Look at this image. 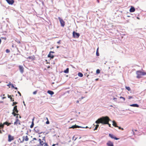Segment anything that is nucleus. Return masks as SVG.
I'll return each instance as SVG.
<instances>
[{
    "mask_svg": "<svg viewBox=\"0 0 146 146\" xmlns=\"http://www.w3.org/2000/svg\"><path fill=\"white\" fill-rule=\"evenodd\" d=\"M78 76L80 77H82L83 76V74L80 72L78 73Z\"/></svg>",
    "mask_w": 146,
    "mask_h": 146,
    "instance_id": "nucleus-22",
    "label": "nucleus"
},
{
    "mask_svg": "<svg viewBox=\"0 0 146 146\" xmlns=\"http://www.w3.org/2000/svg\"><path fill=\"white\" fill-rule=\"evenodd\" d=\"M34 117L32 119V122H34Z\"/></svg>",
    "mask_w": 146,
    "mask_h": 146,
    "instance_id": "nucleus-62",
    "label": "nucleus"
},
{
    "mask_svg": "<svg viewBox=\"0 0 146 146\" xmlns=\"http://www.w3.org/2000/svg\"><path fill=\"white\" fill-rule=\"evenodd\" d=\"M27 59H31L33 60L35 59V56L33 55L32 56H29L27 58Z\"/></svg>",
    "mask_w": 146,
    "mask_h": 146,
    "instance_id": "nucleus-17",
    "label": "nucleus"
},
{
    "mask_svg": "<svg viewBox=\"0 0 146 146\" xmlns=\"http://www.w3.org/2000/svg\"><path fill=\"white\" fill-rule=\"evenodd\" d=\"M18 116H17L16 117V119H18Z\"/></svg>",
    "mask_w": 146,
    "mask_h": 146,
    "instance_id": "nucleus-61",
    "label": "nucleus"
},
{
    "mask_svg": "<svg viewBox=\"0 0 146 146\" xmlns=\"http://www.w3.org/2000/svg\"><path fill=\"white\" fill-rule=\"evenodd\" d=\"M17 104V102H13V104H14L15 105L16 104Z\"/></svg>",
    "mask_w": 146,
    "mask_h": 146,
    "instance_id": "nucleus-47",
    "label": "nucleus"
},
{
    "mask_svg": "<svg viewBox=\"0 0 146 146\" xmlns=\"http://www.w3.org/2000/svg\"><path fill=\"white\" fill-rule=\"evenodd\" d=\"M117 100V98H113V100H114V101L115 102Z\"/></svg>",
    "mask_w": 146,
    "mask_h": 146,
    "instance_id": "nucleus-41",
    "label": "nucleus"
},
{
    "mask_svg": "<svg viewBox=\"0 0 146 146\" xmlns=\"http://www.w3.org/2000/svg\"><path fill=\"white\" fill-rule=\"evenodd\" d=\"M6 98V97H4L2 98V99H4Z\"/></svg>",
    "mask_w": 146,
    "mask_h": 146,
    "instance_id": "nucleus-56",
    "label": "nucleus"
},
{
    "mask_svg": "<svg viewBox=\"0 0 146 146\" xmlns=\"http://www.w3.org/2000/svg\"><path fill=\"white\" fill-rule=\"evenodd\" d=\"M38 141L39 142V144L37 145V146H42L45 144V143H44L43 141H42L41 139H39Z\"/></svg>",
    "mask_w": 146,
    "mask_h": 146,
    "instance_id": "nucleus-7",
    "label": "nucleus"
},
{
    "mask_svg": "<svg viewBox=\"0 0 146 146\" xmlns=\"http://www.w3.org/2000/svg\"><path fill=\"white\" fill-rule=\"evenodd\" d=\"M135 9L134 7L131 6V8H130L129 11L130 12H133L135 11Z\"/></svg>",
    "mask_w": 146,
    "mask_h": 146,
    "instance_id": "nucleus-15",
    "label": "nucleus"
},
{
    "mask_svg": "<svg viewBox=\"0 0 146 146\" xmlns=\"http://www.w3.org/2000/svg\"><path fill=\"white\" fill-rule=\"evenodd\" d=\"M73 37L74 38H78L80 36L79 33L74 31L72 33Z\"/></svg>",
    "mask_w": 146,
    "mask_h": 146,
    "instance_id": "nucleus-4",
    "label": "nucleus"
},
{
    "mask_svg": "<svg viewBox=\"0 0 146 146\" xmlns=\"http://www.w3.org/2000/svg\"><path fill=\"white\" fill-rule=\"evenodd\" d=\"M106 145L108 146H114L113 143L110 141L108 142Z\"/></svg>",
    "mask_w": 146,
    "mask_h": 146,
    "instance_id": "nucleus-13",
    "label": "nucleus"
},
{
    "mask_svg": "<svg viewBox=\"0 0 146 146\" xmlns=\"http://www.w3.org/2000/svg\"><path fill=\"white\" fill-rule=\"evenodd\" d=\"M50 53H54L55 52L54 51H50L49 52Z\"/></svg>",
    "mask_w": 146,
    "mask_h": 146,
    "instance_id": "nucleus-46",
    "label": "nucleus"
},
{
    "mask_svg": "<svg viewBox=\"0 0 146 146\" xmlns=\"http://www.w3.org/2000/svg\"><path fill=\"white\" fill-rule=\"evenodd\" d=\"M14 88H15L16 90H17L18 88H17V87H14Z\"/></svg>",
    "mask_w": 146,
    "mask_h": 146,
    "instance_id": "nucleus-55",
    "label": "nucleus"
},
{
    "mask_svg": "<svg viewBox=\"0 0 146 146\" xmlns=\"http://www.w3.org/2000/svg\"><path fill=\"white\" fill-rule=\"evenodd\" d=\"M37 92V90L33 92V94L34 95H35L36 94Z\"/></svg>",
    "mask_w": 146,
    "mask_h": 146,
    "instance_id": "nucleus-34",
    "label": "nucleus"
},
{
    "mask_svg": "<svg viewBox=\"0 0 146 146\" xmlns=\"http://www.w3.org/2000/svg\"><path fill=\"white\" fill-rule=\"evenodd\" d=\"M7 96H8V97L9 98H10V99L11 100V101H12V102H14V100H12V98L11 97V95H9V94H8L7 95Z\"/></svg>",
    "mask_w": 146,
    "mask_h": 146,
    "instance_id": "nucleus-23",
    "label": "nucleus"
},
{
    "mask_svg": "<svg viewBox=\"0 0 146 146\" xmlns=\"http://www.w3.org/2000/svg\"><path fill=\"white\" fill-rule=\"evenodd\" d=\"M97 2L98 3H100V1L99 0H97Z\"/></svg>",
    "mask_w": 146,
    "mask_h": 146,
    "instance_id": "nucleus-58",
    "label": "nucleus"
},
{
    "mask_svg": "<svg viewBox=\"0 0 146 146\" xmlns=\"http://www.w3.org/2000/svg\"><path fill=\"white\" fill-rule=\"evenodd\" d=\"M29 140V138L27 136H26L25 137V140L26 141H27Z\"/></svg>",
    "mask_w": 146,
    "mask_h": 146,
    "instance_id": "nucleus-31",
    "label": "nucleus"
},
{
    "mask_svg": "<svg viewBox=\"0 0 146 146\" xmlns=\"http://www.w3.org/2000/svg\"><path fill=\"white\" fill-rule=\"evenodd\" d=\"M125 88L127 90L129 91H130L131 90V89L129 87L126 86Z\"/></svg>",
    "mask_w": 146,
    "mask_h": 146,
    "instance_id": "nucleus-26",
    "label": "nucleus"
},
{
    "mask_svg": "<svg viewBox=\"0 0 146 146\" xmlns=\"http://www.w3.org/2000/svg\"><path fill=\"white\" fill-rule=\"evenodd\" d=\"M100 72V70L99 69H98L96 71V73L97 74H99Z\"/></svg>",
    "mask_w": 146,
    "mask_h": 146,
    "instance_id": "nucleus-29",
    "label": "nucleus"
},
{
    "mask_svg": "<svg viewBox=\"0 0 146 146\" xmlns=\"http://www.w3.org/2000/svg\"><path fill=\"white\" fill-rule=\"evenodd\" d=\"M105 117V116H103L101 117L98 118V120L96 121L95 123L97 124H99L100 123H102L103 124H107V122H104Z\"/></svg>",
    "mask_w": 146,
    "mask_h": 146,
    "instance_id": "nucleus-2",
    "label": "nucleus"
},
{
    "mask_svg": "<svg viewBox=\"0 0 146 146\" xmlns=\"http://www.w3.org/2000/svg\"><path fill=\"white\" fill-rule=\"evenodd\" d=\"M19 119H15V121H18L19 122Z\"/></svg>",
    "mask_w": 146,
    "mask_h": 146,
    "instance_id": "nucleus-43",
    "label": "nucleus"
},
{
    "mask_svg": "<svg viewBox=\"0 0 146 146\" xmlns=\"http://www.w3.org/2000/svg\"><path fill=\"white\" fill-rule=\"evenodd\" d=\"M119 98L120 99H123V101H124L125 100V98H124L122 96L120 97Z\"/></svg>",
    "mask_w": 146,
    "mask_h": 146,
    "instance_id": "nucleus-32",
    "label": "nucleus"
},
{
    "mask_svg": "<svg viewBox=\"0 0 146 146\" xmlns=\"http://www.w3.org/2000/svg\"><path fill=\"white\" fill-rule=\"evenodd\" d=\"M48 58H50V59H53L54 57V56L49 52V54L48 55Z\"/></svg>",
    "mask_w": 146,
    "mask_h": 146,
    "instance_id": "nucleus-16",
    "label": "nucleus"
},
{
    "mask_svg": "<svg viewBox=\"0 0 146 146\" xmlns=\"http://www.w3.org/2000/svg\"><path fill=\"white\" fill-rule=\"evenodd\" d=\"M58 145V143H57L56 144H53L52 146H55L56 145Z\"/></svg>",
    "mask_w": 146,
    "mask_h": 146,
    "instance_id": "nucleus-49",
    "label": "nucleus"
},
{
    "mask_svg": "<svg viewBox=\"0 0 146 146\" xmlns=\"http://www.w3.org/2000/svg\"><path fill=\"white\" fill-rule=\"evenodd\" d=\"M14 139V138L12 136L10 135H8V141L9 142H11L12 140H13Z\"/></svg>",
    "mask_w": 146,
    "mask_h": 146,
    "instance_id": "nucleus-11",
    "label": "nucleus"
},
{
    "mask_svg": "<svg viewBox=\"0 0 146 146\" xmlns=\"http://www.w3.org/2000/svg\"><path fill=\"white\" fill-rule=\"evenodd\" d=\"M12 113L14 116H15L17 115V114L15 113V111H13Z\"/></svg>",
    "mask_w": 146,
    "mask_h": 146,
    "instance_id": "nucleus-30",
    "label": "nucleus"
},
{
    "mask_svg": "<svg viewBox=\"0 0 146 146\" xmlns=\"http://www.w3.org/2000/svg\"><path fill=\"white\" fill-rule=\"evenodd\" d=\"M34 140H36V138H34L33 139L32 141H33Z\"/></svg>",
    "mask_w": 146,
    "mask_h": 146,
    "instance_id": "nucleus-52",
    "label": "nucleus"
},
{
    "mask_svg": "<svg viewBox=\"0 0 146 146\" xmlns=\"http://www.w3.org/2000/svg\"><path fill=\"white\" fill-rule=\"evenodd\" d=\"M69 69L68 68H67L64 71V73L67 74L69 72Z\"/></svg>",
    "mask_w": 146,
    "mask_h": 146,
    "instance_id": "nucleus-20",
    "label": "nucleus"
},
{
    "mask_svg": "<svg viewBox=\"0 0 146 146\" xmlns=\"http://www.w3.org/2000/svg\"><path fill=\"white\" fill-rule=\"evenodd\" d=\"M7 2L9 5H13L14 3V0H6Z\"/></svg>",
    "mask_w": 146,
    "mask_h": 146,
    "instance_id": "nucleus-12",
    "label": "nucleus"
},
{
    "mask_svg": "<svg viewBox=\"0 0 146 146\" xmlns=\"http://www.w3.org/2000/svg\"><path fill=\"white\" fill-rule=\"evenodd\" d=\"M23 140H22V141H21V143H23L24 141V140H25V137H24V136H23Z\"/></svg>",
    "mask_w": 146,
    "mask_h": 146,
    "instance_id": "nucleus-37",
    "label": "nucleus"
},
{
    "mask_svg": "<svg viewBox=\"0 0 146 146\" xmlns=\"http://www.w3.org/2000/svg\"><path fill=\"white\" fill-rule=\"evenodd\" d=\"M129 106L131 107H139V106L137 104H130L129 105Z\"/></svg>",
    "mask_w": 146,
    "mask_h": 146,
    "instance_id": "nucleus-14",
    "label": "nucleus"
},
{
    "mask_svg": "<svg viewBox=\"0 0 146 146\" xmlns=\"http://www.w3.org/2000/svg\"><path fill=\"white\" fill-rule=\"evenodd\" d=\"M84 98V97H82L81 98V99H82Z\"/></svg>",
    "mask_w": 146,
    "mask_h": 146,
    "instance_id": "nucleus-59",
    "label": "nucleus"
},
{
    "mask_svg": "<svg viewBox=\"0 0 146 146\" xmlns=\"http://www.w3.org/2000/svg\"><path fill=\"white\" fill-rule=\"evenodd\" d=\"M74 136H73V138H72V139L74 140V141H75L76 139H77V138H76L75 139H74Z\"/></svg>",
    "mask_w": 146,
    "mask_h": 146,
    "instance_id": "nucleus-38",
    "label": "nucleus"
},
{
    "mask_svg": "<svg viewBox=\"0 0 146 146\" xmlns=\"http://www.w3.org/2000/svg\"><path fill=\"white\" fill-rule=\"evenodd\" d=\"M47 93L51 95H53L54 93L53 91L50 90H48L47 91Z\"/></svg>",
    "mask_w": 146,
    "mask_h": 146,
    "instance_id": "nucleus-18",
    "label": "nucleus"
},
{
    "mask_svg": "<svg viewBox=\"0 0 146 146\" xmlns=\"http://www.w3.org/2000/svg\"><path fill=\"white\" fill-rule=\"evenodd\" d=\"M112 122H113V126L115 127H117V124H116V123L115 122V121H113Z\"/></svg>",
    "mask_w": 146,
    "mask_h": 146,
    "instance_id": "nucleus-21",
    "label": "nucleus"
},
{
    "mask_svg": "<svg viewBox=\"0 0 146 146\" xmlns=\"http://www.w3.org/2000/svg\"><path fill=\"white\" fill-rule=\"evenodd\" d=\"M18 93L19 95L21 96V93L19 91H18L17 92Z\"/></svg>",
    "mask_w": 146,
    "mask_h": 146,
    "instance_id": "nucleus-45",
    "label": "nucleus"
},
{
    "mask_svg": "<svg viewBox=\"0 0 146 146\" xmlns=\"http://www.w3.org/2000/svg\"><path fill=\"white\" fill-rule=\"evenodd\" d=\"M58 19L60 21L61 26L62 27H64L65 25L64 21L60 17H58Z\"/></svg>",
    "mask_w": 146,
    "mask_h": 146,
    "instance_id": "nucleus-5",
    "label": "nucleus"
},
{
    "mask_svg": "<svg viewBox=\"0 0 146 146\" xmlns=\"http://www.w3.org/2000/svg\"><path fill=\"white\" fill-rule=\"evenodd\" d=\"M96 55L97 56H99V53L98 52V48L96 50Z\"/></svg>",
    "mask_w": 146,
    "mask_h": 146,
    "instance_id": "nucleus-24",
    "label": "nucleus"
},
{
    "mask_svg": "<svg viewBox=\"0 0 146 146\" xmlns=\"http://www.w3.org/2000/svg\"><path fill=\"white\" fill-rule=\"evenodd\" d=\"M0 126H0V127H2V128H3V126H4L3 125H0Z\"/></svg>",
    "mask_w": 146,
    "mask_h": 146,
    "instance_id": "nucleus-57",
    "label": "nucleus"
},
{
    "mask_svg": "<svg viewBox=\"0 0 146 146\" xmlns=\"http://www.w3.org/2000/svg\"><path fill=\"white\" fill-rule=\"evenodd\" d=\"M60 40L58 42H57V43H60Z\"/></svg>",
    "mask_w": 146,
    "mask_h": 146,
    "instance_id": "nucleus-64",
    "label": "nucleus"
},
{
    "mask_svg": "<svg viewBox=\"0 0 146 146\" xmlns=\"http://www.w3.org/2000/svg\"><path fill=\"white\" fill-rule=\"evenodd\" d=\"M109 136L111 138L114 139H115V140H117L119 139V138H118L117 137L111 134V133H109Z\"/></svg>",
    "mask_w": 146,
    "mask_h": 146,
    "instance_id": "nucleus-6",
    "label": "nucleus"
},
{
    "mask_svg": "<svg viewBox=\"0 0 146 146\" xmlns=\"http://www.w3.org/2000/svg\"><path fill=\"white\" fill-rule=\"evenodd\" d=\"M34 125V122H32L31 125L30 126V128H32L33 127Z\"/></svg>",
    "mask_w": 146,
    "mask_h": 146,
    "instance_id": "nucleus-27",
    "label": "nucleus"
},
{
    "mask_svg": "<svg viewBox=\"0 0 146 146\" xmlns=\"http://www.w3.org/2000/svg\"><path fill=\"white\" fill-rule=\"evenodd\" d=\"M136 74L137 75V78L138 79L140 78L141 77V76H145L146 75V72H142L141 70H138L136 72Z\"/></svg>",
    "mask_w": 146,
    "mask_h": 146,
    "instance_id": "nucleus-1",
    "label": "nucleus"
},
{
    "mask_svg": "<svg viewBox=\"0 0 146 146\" xmlns=\"http://www.w3.org/2000/svg\"><path fill=\"white\" fill-rule=\"evenodd\" d=\"M42 140L43 141V140H44L45 141V137H43Z\"/></svg>",
    "mask_w": 146,
    "mask_h": 146,
    "instance_id": "nucleus-51",
    "label": "nucleus"
},
{
    "mask_svg": "<svg viewBox=\"0 0 146 146\" xmlns=\"http://www.w3.org/2000/svg\"><path fill=\"white\" fill-rule=\"evenodd\" d=\"M132 98V96H129L128 97V99H130Z\"/></svg>",
    "mask_w": 146,
    "mask_h": 146,
    "instance_id": "nucleus-44",
    "label": "nucleus"
},
{
    "mask_svg": "<svg viewBox=\"0 0 146 146\" xmlns=\"http://www.w3.org/2000/svg\"><path fill=\"white\" fill-rule=\"evenodd\" d=\"M11 83H10H10H9V84H7V86H9L10 85H11Z\"/></svg>",
    "mask_w": 146,
    "mask_h": 146,
    "instance_id": "nucleus-53",
    "label": "nucleus"
},
{
    "mask_svg": "<svg viewBox=\"0 0 146 146\" xmlns=\"http://www.w3.org/2000/svg\"><path fill=\"white\" fill-rule=\"evenodd\" d=\"M19 68L21 74H23L24 72V68L22 66L19 65Z\"/></svg>",
    "mask_w": 146,
    "mask_h": 146,
    "instance_id": "nucleus-9",
    "label": "nucleus"
},
{
    "mask_svg": "<svg viewBox=\"0 0 146 146\" xmlns=\"http://www.w3.org/2000/svg\"><path fill=\"white\" fill-rule=\"evenodd\" d=\"M85 128L84 127H81L80 126L76 125H73L71 127H69V128H72L73 129H75V128Z\"/></svg>",
    "mask_w": 146,
    "mask_h": 146,
    "instance_id": "nucleus-8",
    "label": "nucleus"
},
{
    "mask_svg": "<svg viewBox=\"0 0 146 146\" xmlns=\"http://www.w3.org/2000/svg\"><path fill=\"white\" fill-rule=\"evenodd\" d=\"M17 106H15L13 108V111H16V110H17Z\"/></svg>",
    "mask_w": 146,
    "mask_h": 146,
    "instance_id": "nucleus-25",
    "label": "nucleus"
},
{
    "mask_svg": "<svg viewBox=\"0 0 146 146\" xmlns=\"http://www.w3.org/2000/svg\"><path fill=\"white\" fill-rule=\"evenodd\" d=\"M44 146H49L47 143H45L44 145Z\"/></svg>",
    "mask_w": 146,
    "mask_h": 146,
    "instance_id": "nucleus-39",
    "label": "nucleus"
},
{
    "mask_svg": "<svg viewBox=\"0 0 146 146\" xmlns=\"http://www.w3.org/2000/svg\"><path fill=\"white\" fill-rule=\"evenodd\" d=\"M6 52L7 53H8L10 52V50L9 49H7L6 50Z\"/></svg>",
    "mask_w": 146,
    "mask_h": 146,
    "instance_id": "nucleus-33",
    "label": "nucleus"
},
{
    "mask_svg": "<svg viewBox=\"0 0 146 146\" xmlns=\"http://www.w3.org/2000/svg\"><path fill=\"white\" fill-rule=\"evenodd\" d=\"M99 126V125L98 124H97L95 128L94 129V130L97 129Z\"/></svg>",
    "mask_w": 146,
    "mask_h": 146,
    "instance_id": "nucleus-28",
    "label": "nucleus"
},
{
    "mask_svg": "<svg viewBox=\"0 0 146 146\" xmlns=\"http://www.w3.org/2000/svg\"><path fill=\"white\" fill-rule=\"evenodd\" d=\"M111 121L108 117L107 116H105V117L104 119V122H107V124H108L109 125V127H110L111 124L109 123V121Z\"/></svg>",
    "mask_w": 146,
    "mask_h": 146,
    "instance_id": "nucleus-3",
    "label": "nucleus"
},
{
    "mask_svg": "<svg viewBox=\"0 0 146 146\" xmlns=\"http://www.w3.org/2000/svg\"><path fill=\"white\" fill-rule=\"evenodd\" d=\"M19 112L18 110H16V111H15V112H16V113H18Z\"/></svg>",
    "mask_w": 146,
    "mask_h": 146,
    "instance_id": "nucleus-42",
    "label": "nucleus"
},
{
    "mask_svg": "<svg viewBox=\"0 0 146 146\" xmlns=\"http://www.w3.org/2000/svg\"><path fill=\"white\" fill-rule=\"evenodd\" d=\"M11 87H12V88H14V87H14V85H13V84H11Z\"/></svg>",
    "mask_w": 146,
    "mask_h": 146,
    "instance_id": "nucleus-40",
    "label": "nucleus"
},
{
    "mask_svg": "<svg viewBox=\"0 0 146 146\" xmlns=\"http://www.w3.org/2000/svg\"><path fill=\"white\" fill-rule=\"evenodd\" d=\"M117 127H118L119 128V129H121V127H119V126H117Z\"/></svg>",
    "mask_w": 146,
    "mask_h": 146,
    "instance_id": "nucleus-50",
    "label": "nucleus"
},
{
    "mask_svg": "<svg viewBox=\"0 0 146 146\" xmlns=\"http://www.w3.org/2000/svg\"><path fill=\"white\" fill-rule=\"evenodd\" d=\"M23 104H24V105L25 106V103L24 101L23 102Z\"/></svg>",
    "mask_w": 146,
    "mask_h": 146,
    "instance_id": "nucleus-60",
    "label": "nucleus"
},
{
    "mask_svg": "<svg viewBox=\"0 0 146 146\" xmlns=\"http://www.w3.org/2000/svg\"><path fill=\"white\" fill-rule=\"evenodd\" d=\"M34 130L35 131V132L36 133H38V134H40L43 133V132H42L38 133V132H39V129H38V127H35V128L34 129Z\"/></svg>",
    "mask_w": 146,
    "mask_h": 146,
    "instance_id": "nucleus-10",
    "label": "nucleus"
},
{
    "mask_svg": "<svg viewBox=\"0 0 146 146\" xmlns=\"http://www.w3.org/2000/svg\"><path fill=\"white\" fill-rule=\"evenodd\" d=\"M18 52H19V53H17V55H18V54L19 55V54H20V52L19 51V50H18Z\"/></svg>",
    "mask_w": 146,
    "mask_h": 146,
    "instance_id": "nucleus-48",
    "label": "nucleus"
},
{
    "mask_svg": "<svg viewBox=\"0 0 146 146\" xmlns=\"http://www.w3.org/2000/svg\"><path fill=\"white\" fill-rule=\"evenodd\" d=\"M12 123H9L7 121H6L3 123V125H7V126H9L12 124Z\"/></svg>",
    "mask_w": 146,
    "mask_h": 146,
    "instance_id": "nucleus-19",
    "label": "nucleus"
},
{
    "mask_svg": "<svg viewBox=\"0 0 146 146\" xmlns=\"http://www.w3.org/2000/svg\"><path fill=\"white\" fill-rule=\"evenodd\" d=\"M46 119L47 120V121H46V123L47 124H49V121L48 120V118H46Z\"/></svg>",
    "mask_w": 146,
    "mask_h": 146,
    "instance_id": "nucleus-35",
    "label": "nucleus"
},
{
    "mask_svg": "<svg viewBox=\"0 0 146 146\" xmlns=\"http://www.w3.org/2000/svg\"><path fill=\"white\" fill-rule=\"evenodd\" d=\"M20 121H19V122H18V124L19 125H21V123H20Z\"/></svg>",
    "mask_w": 146,
    "mask_h": 146,
    "instance_id": "nucleus-54",
    "label": "nucleus"
},
{
    "mask_svg": "<svg viewBox=\"0 0 146 146\" xmlns=\"http://www.w3.org/2000/svg\"><path fill=\"white\" fill-rule=\"evenodd\" d=\"M1 38H0V44H1Z\"/></svg>",
    "mask_w": 146,
    "mask_h": 146,
    "instance_id": "nucleus-63",
    "label": "nucleus"
},
{
    "mask_svg": "<svg viewBox=\"0 0 146 146\" xmlns=\"http://www.w3.org/2000/svg\"><path fill=\"white\" fill-rule=\"evenodd\" d=\"M18 121H15L14 123V125H17L18 124Z\"/></svg>",
    "mask_w": 146,
    "mask_h": 146,
    "instance_id": "nucleus-36",
    "label": "nucleus"
}]
</instances>
